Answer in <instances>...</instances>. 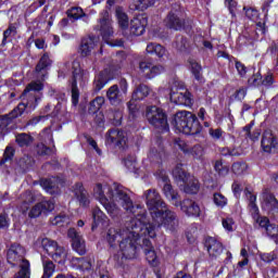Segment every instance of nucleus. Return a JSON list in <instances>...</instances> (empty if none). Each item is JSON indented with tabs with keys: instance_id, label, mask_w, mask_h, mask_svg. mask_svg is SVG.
<instances>
[{
	"instance_id": "obj_54",
	"label": "nucleus",
	"mask_w": 278,
	"mask_h": 278,
	"mask_svg": "<svg viewBox=\"0 0 278 278\" xmlns=\"http://www.w3.org/2000/svg\"><path fill=\"white\" fill-rule=\"evenodd\" d=\"M21 199L24 205H29V203H35L36 194L31 191H26L22 194Z\"/></svg>"
},
{
	"instance_id": "obj_7",
	"label": "nucleus",
	"mask_w": 278,
	"mask_h": 278,
	"mask_svg": "<svg viewBox=\"0 0 278 278\" xmlns=\"http://www.w3.org/2000/svg\"><path fill=\"white\" fill-rule=\"evenodd\" d=\"M104 192L105 191L103 190V185L101 184L96 185V187L93 188V194L96 199H98L101 205H103L108 214L111 215L112 218H115V216L121 214V211L118 210V206H116V204L110 202V200L105 198Z\"/></svg>"
},
{
	"instance_id": "obj_16",
	"label": "nucleus",
	"mask_w": 278,
	"mask_h": 278,
	"mask_svg": "<svg viewBox=\"0 0 278 278\" xmlns=\"http://www.w3.org/2000/svg\"><path fill=\"white\" fill-rule=\"evenodd\" d=\"M68 238L72 240V247L78 255H86V241L84 237L75 228H70L67 231Z\"/></svg>"
},
{
	"instance_id": "obj_1",
	"label": "nucleus",
	"mask_w": 278,
	"mask_h": 278,
	"mask_svg": "<svg viewBox=\"0 0 278 278\" xmlns=\"http://www.w3.org/2000/svg\"><path fill=\"white\" fill-rule=\"evenodd\" d=\"M140 220L138 216L126 223V228H114L111 227L106 232V240L110 247H114V242H119V251L125 257V260H136L140 251V245L138 240L140 236H144V230H142V224L138 226Z\"/></svg>"
},
{
	"instance_id": "obj_56",
	"label": "nucleus",
	"mask_w": 278,
	"mask_h": 278,
	"mask_svg": "<svg viewBox=\"0 0 278 278\" xmlns=\"http://www.w3.org/2000/svg\"><path fill=\"white\" fill-rule=\"evenodd\" d=\"M213 201L217 207H225L227 205V198L222 193H214Z\"/></svg>"
},
{
	"instance_id": "obj_47",
	"label": "nucleus",
	"mask_w": 278,
	"mask_h": 278,
	"mask_svg": "<svg viewBox=\"0 0 278 278\" xmlns=\"http://www.w3.org/2000/svg\"><path fill=\"white\" fill-rule=\"evenodd\" d=\"M68 18H73L74 21H78V18H83V16H86V13H84V9L79 7H74L66 12Z\"/></svg>"
},
{
	"instance_id": "obj_28",
	"label": "nucleus",
	"mask_w": 278,
	"mask_h": 278,
	"mask_svg": "<svg viewBox=\"0 0 278 278\" xmlns=\"http://www.w3.org/2000/svg\"><path fill=\"white\" fill-rule=\"evenodd\" d=\"M169 99L172 103H175L176 105H186L190 106L192 105V98H190V92L186 91L182 92H173L169 96Z\"/></svg>"
},
{
	"instance_id": "obj_29",
	"label": "nucleus",
	"mask_w": 278,
	"mask_h": 278,
	"mask_svg": "<svg viewBox=\"0 0 278 278\" xmlns=\"http://www.w3.org/2000/svg\"><path fill=\"white\" fill-rule=\"evenodd\" d=\"M188 64L195 81H198V84H205V78L203 77V67L201 64H199V62H197L194 59H189Z\"/></svg>"
},
{
	"instance_id": "obj_45",
	"label": "nucleus",
	"mask_w": 278,
	"mask_h": 278,
	"mask_svg": "<svg viewBox=\"0 0 278 278\" xmlns=\"http://www.w3.org/2000/svg\"><path fill=\"white\" fill-rule=\"evenodd\" d=\"M109 119L115 127H118L123 123V112L121 111H114V110H109L108 113Z\"/></svg>"
},
{
	"instance_id": "obj_51",
	"label": "nucleus",
	"mask_w": 278,
	"mask_h": 278,
	"mask_svg": "<svg viewBox=\"0 0 278 278\" xmlns=\"http://www.w3.org/2000/svg\"><path fill=\"white\" fill-rule=\"evenodd\" d=\"M214 168L220 177H227L229 175V166L223 165V161H216Z\"/></svg>"
},
{
	"instance_id": "obj_52",
	"label": "nucleus",
	"mask_w": 278,
	"mask_h": 278,
	"mask_svg": "<svg viewBox=\"0 0 278 278\" xmlns=\"http://www.w3.org/2000/svg\"><path fill=\"white\" fill-rule=\"evenodd\" d=\"M48 94L49 97H54L59 103H64L66 101V93L58 91L53 87L49 89Z\"/></svg>"
},
{
	"instance_id": "obj_36",
	"label": "nucleus",
	"mask_w": 278,
	"mask_h": 278,
	"mask_svg": "<svg viewBox=\"0 0 278 278\" xmlns=\"http://www.w3.org/2000/svg\"><path fill=\"white\" fill-rule=\"evenodd\" d=\"M15 142L16 144H18L20 147H31V144L34 143V137H31V135L29 134H17L15 136Z\"/></svg>"
},
{
	"instance_id": "obj_41",
	"label": "nucleus",
	"mask_w": 278,
	"mask_h": 278,
	"mask_svg": "<svg viewBox=\"0 0 278 278\" xmlns=\"http://www.w3.org/2000/svg\"><path fill=\"white\" fill-rule=\"evenodd\" d=\"M53 261L58 264L66 262V250L63 247L58 245L52 254H50Z\"/></svg>"
},
{
	"instance_id": "obj_6",
	"label": "nucleus",
	"mask_w": 278,
	"mask_h": 278,
	"mask_svg": "<svg viewBox=\"0 0 278 278\" xmlns=\"http://www.w3.org/2000/svg\"><path fill=\"white\" fill-rule=\"evenodd\" d=\"M127 80L121 79L119 87L118 85H113L108 89L106 99L111 105H121V102L125 99V94H127Z\"/></svg>"
},
{
	"instance_id": "obj_48",
	"label": "nucleus",
	"mask_w": 278,
	"mask_h": 278,
	"mask_svg": "<svg viewBox=\"0 0 278 278\" xmlns=\"http://www.w3.org/2000/svg\"><path fill=\"white\" fill-rule=\"evenodd\" d=\"M189 153L195 160H201V157H203V155H205V150L203 149V146L195 144L193 147H190Z\"/></svg>"
},
{
	"instance_id": "obj_44",
	"label": "nucleus",
	"mask_w": 278,
	"mask_h": 278,
	"mask_svg": "<svg viewBox=\"0 0 278 278\" xmlns=\"http://www.w3.org/2000/svg\"><path fill=\"white\" fill-rule=\"evenodd\" d=\"M247 197L249 198V207H250V212L252 214V216L254 218H257V216H260V208L257 207V204H255V201H257V198L252 194L250 191H247Z\"/></svg>"
},
{
	"instance_id": "obj_34",
	"label": "nucleus",
	"mask_w": 278,
	"mask_h": 278,
	"mask_svg": "<svg viewBox=\"0 0 278 278\" xmlns=\"http://www.w3.org/2000/svg\"><path fill=\"white\" fill-rule=\"evenodd\" d=\"M146 51L147 53H150L151 55H156L157 58H164V55H166V48H164L160 43H149Z\"/></svg>"
},
{
	"instance_id": "obj_35",
	"label": "nucleus",
	"mask_w": 278,
	"mask_h": 278,
	"mask_svg": "<svg viewBox=\"0 0 278 278\" xmlns=\"http://www.w3.org/2000/svg\"><path fill=\"white\" fill-rule=\"evenodd\" d=\"M115 15H116L119 27L122 29H127V27H129V17L127 16V13H125L123 8L117 7L115 10Z\"/></svg>"
},
{
	"instance_id": "obj_9",
	"label": "nucleus",
	"mask_w": 278,
	"mask_h": 278,
	"mask_svg": "<svg viewBox=\"0 0 278 278\" xmlns=\"http://www.w3.org/2000/svg\"><path fill=\"white\" fill-rule=\"evenodd\" d=\"M45 85L40 81H31L29 83L26 88L24 89L21 98L23 99V101H25L26 99V108L29 106L31 108V105H34V103H38V97H36L35 92H40L41 90H43Z\"/></svg>"
},
{
	"instance_id": "obj_64",
	"label": "nucleus",
	"mask_w": 278,
	"mask_h": 278,
	"mask_svg": "<svg viewBox=\"0 0 278 278\" xmlns=\"http://www.w3.org/2000/svg\"><path fill=\"white\" fill-rule=\"evenodd\" d=\"M144 253L148 262H155L157 256L155 255V251L153 249H144Z\"/></svg>"
},
{
	"instance_id": "obj_5",
	"label": "nucleus",
	"mask_w": 278,
	"mask_h": 278,
	"mask_svg": "<svg viewBox=\"0 0 278 278\" xmlns=\"http://www.w3.org/2000/svg\"><path fill=\"white\" fill-rule=\"evenodd\" d=\"M143 197L146 199V205L150 212V216L152 218L153 214H157V212H162V210L166 208V202L162 200V195L155 189H149L144 191Z\"/></svg>"
},
{
	"instance_id": "obj_8",
	"label": "nucleus",
	"mask_w": 278,
	"mask_h": 278,
	"mask_svg": "<svg viewBox=\"0 0 278 278\" xmlns=\"http://www.w3.org/2000/svg\"><path fill=\"white\" fill-rule=\"evenodd\" d=\"M112 199L115 203H118V205H122L126 212H130V214H136V210H138V206H134V202L131 201V198H129V194H127V191L123 189L122 187H117L115 191L112 194Z\"/></svg>"
},
{
	"instance_id": "obj_2",
	"label": "nucleus",
	"mask_w": 278,
	"mask_h": 278,
	"mask_svg": "<svg viewBox=\"0 0 278 278\" xmlns=\"http://www.w3.org/2000/svg\"><path fill=\"white\" fill-rule=\"evenodd\" d=\"M135 216H137L139 225H142L141 231H144V236H149V238H155V231L162 229V227L170 233H176L179 229V216L166 206L157 213H153L151 224H147V213L144 211L135 214Z\"/></svg>"
},
{
	"instance_id": "obj_63",
	"label": "nucleus",
	"mask_w": 278,
	"mask_h": 278,
	"mask_svg": "<svg viewBox=\"0 0 278 278\" xmlns=\"http://www.w3.org/2000/svg\"><path fill=\"white\" fill-rule=\"evenodd\" d=\"M72 90V103L73 105H77L79 103V88L71 87Z\"/></svg>"
},
{
	"instance_id": "obj_37",
	"label": "nucleus",
	"mask_w": 278,
	"mask_h": 278,
	"mask_svg": "<svg viewBox=\"0 0 278 278\" xmlns=\"http://www.w3.org/2000/svg\"><path fill=\"white\" fill-rule=\"evenodd\" d=\"M182 166V164L176 165L173 170V176L178 179V181H182V184H186L190 179V174L184 170Z\"/></svg>"
},
{
	"instance_id": "obj_12",
	"label": "nucleus",
	"mask_w": 278,
	"mask_h": 278,
	"mask_svg": "<svg viewBox=\"0 0 278 278\" xmlns=\"http://www.w3.org/2000/svg\"><path fill=\"white\" fill-rule=\"evenodd\" d=\"M106 142L108 144H114V147H118V149H125L127 146V134L116 128L110 129L106 132Z\"/></svg>"
},
{
	"instance_id": "obj_46",
	"label": "nucleus",
	"mask_w": 278,
	"mask_h": 278,
	"mask_svg": "<svg viewBox=\"0 0 278 278\" xmlns=\"http://www.w3.org/2000/svg\"><path fill=\"white\" fill-rule=\"evenodd\" d=\"M70 223L71 217L65 213H61L52 219V225H56L58 227H64V225H70Z\"/></svg>"
},
{
	"instance_id": "obj_60",
	"label": "nucleus",
	"mask_w": 278,
	"mask_h": 278,
	"mask_svg": "<svg viewBox=\"0 0 278 278\" xmlns=\"http://www.w3.org/2000/svg\"><path fill=\"white\" fill-rule=\"evenodd\" d=\"M12 157H14V148L12 146H9L4 150L2 162H10Z\"/></svg>"
},
{
	"instance_id": "obj_31",
	"label": "nucleus",
	"mask_w": 278,
	"mask_h": 278,
	"mask_svg": "<svg viewBox=\"0 0 278 278\" xmlns=\"http://www.w3.org/2000/svg\"><path fill=\"white\" fill-rule=\"evenodd\" d=\"M92 217L94 223L92 229L99 227V225H102V227H108L110 225V219L108 218V215L99 207L93 208Z\"/></svg>"
},
{
	"instance_id": "obj_22",
	"label": "nucleus",
	"mask_w": 278,
	"mask_h": 278,
	"mask_svg": "<svg viewBox=\"0 0 278 278\" xmlns=\"http://www.w3.org/2000/svg\"><path fill=\"white\" fill-rule=\"evenodd\" d=\"M205 247L211 260H216V257H219L220 253H223V243H220L216 238H206Z\"/></svg>"
},
{
	"instance_id": "obj_39",
	"label": "nucleus",
	"mask_w": 278,
	"mask_h": 278,
	"mask_svg": "<svg viewBox=\"0 0 278 278\" xmlns=\"http://www.w3.org/2000/svg\"><path fill=\"white\" fill-rule=\"evenodd\" d=\"M155 3V0H137L130 4V10H138L144 12L148 8H151Z\"/></svg>"
},
{
	"instance_id": "obj_30",
	"label": "nucleus",
	"mask_w": 278,
	"mask_h": 278,
	"mask_svg": "<svg viewBox=\"0 0 278 278\" xmlns=\"http://www.w3.org/2000/svg\"><path fill=\"white\" fill-rule=\"evenodd\" d=\"M41 186L49 194L60 193V179L56 177L41 180Z\"/></svg>"
},
{
	"instance_id": "obj_10",
	"label": "nucleus",
	"mask_w": 278,
	"mask_h": 278,
	"mask_svg": "<svg viewBox=\"0 0 278 278\" xmlns=\"http://www.w3.org/2000/svg\"><path fill=\"white\" fill-rule=\"evenodd\" d=\"M72 77L70 79L71 88H77V84L79 86H84V84H86V79H88V71L81 68L77 61L72 63Z\"/></svg>"
},
{
	"instance_id": "obj_33",
	"label": "nucleus",
	"mask_w": 278,
	"mask_h": 278,
	"mask_svg": "<svg viewBox=\"0 0 278 278\" xmlns=\"http://www.w3.org/2000/svg\"><path fill=\"white\" fill-rule=\"evenodd\" d=\"M184 184V190L186 194H197L201 188V186L199 185V180L194 177H189L188 181Z\"/></svg>"
},
{
	"instance_id": "obj_24",
	"label": "nucleus",
	"mask_w": 278,
	"mask_h": 278,
	"mask_svg": "<svg viewBox=\"0 0 278 278\" xmlns=\"http://www.w3.org/2000/svg\"><path fill=\"white\" fill-rule=\"evenodd\" d=\"M73 192L83 207H88V205H90V193L84 188V184L76 182L73 187Z\"/></svg>"
},
{
	"instance_id": "obj_43",
	"label": "nucleus",
	"mask_w": 278,
	"mask_h": 278,
	"mask_svg": "<svg viewBox=\"0 0 278 278\" xmlns=\"http://www.w3.org/2000/svg\"><path fill=\"white\" fill-rule=\"evenodd\" d=\"M43 266V275L41 278H51L53 277V273H55V264H53L50 260L42 261Z\"/></svg>"
},
{
	"instance_id": "obj_59",
	"label": "nucleus",
	"mask_w": 278,
	"mask_h": 278,
	"mask_svg": "<svg viewBox=\"0 0 278 278\" xmlns=\"http://www.w3.org/2000/svg\"><path fill=\"white\" fill-rule=\"evenodd\" d=\"M175 144L178 147V149H180V151L190 153V144H188L185 140L176 139Z\"/></svg>"
},
{
	"instance_id": "obj_38",
	"label": "nucleus",
	"mask_w": 278,
	"mask_h": 278,
	"mask_svg": "<svg viewBox=\"0 0 278 278\" xmlns=\"http://www.w3.org/2000/svg\"><path fill=\"white\" fill-rule=\"evenodd\" d=\"M103 103H105V98L97 97L90 102L88 113L92 115L99 114V110L103 108Z\"/></svg>"
},
{
	"instance_id": "obj_17",
	"label": "nucleus",
	"mask_w": 278,
	"mask_h": 278,
	"mask_svg": "<svg viewBox=\"0 0 278 278\" xmlns=\"http://www.w3.org/2000/svg\"><path fill=\"white\" fill-rule=\"evenodd\" d=\"M261 147L265 153H276L278 149V139L273 131L265 130L261 141Z\"/></svg>"
},
{
	"instance_id": "obj_21",
	"label": "nucleus",
	"mask_w": 278,
	"mask_h": 278,
	"mask_svg": "<svg viewBox=\"0 0 278 278\" xmlns=\"http://www.w3.org/2000/svg\"><path fill=\"white\" fill-rule=\"evenodd\" d=\"M51 64H52V61L49 58V54L45 53L40 58L39 62L37 63V65L35 67V75H36V77H38L39 79L45 81V77H47V75H48L47 72L49 71V67L51 66Z\"/></svg>"
},
{
	"instance_id": "obj_19",
	"label": "nucleus",
	"mask_w": 278,
	"mask_h": 278,
	"mask_svg": "<svg viewBox=\"0 0 278 278\" xmlns=\"http://www.w3.org/2000/svg\"><path fill=\"white\" fill-rule=\"evenodd\" d=\"M99 45V37L89 35L87 37H84L80 42L79 47V53L83 58H88L92 53V50H94V47Z\"/></svg>"
},
{
	"instance_id": "obj_23",
	"label": "nucleus",
	"mask_w": 278,
	"mask_h": 278,
	"mask_svg": "<svg viewBox=\"0 0 278 278\" xmlns=\"http://www.w3.org/2000/svg\"><path fill=\"white\" fill-rule=\"evenodd\" d=\"M111 79H112V71L108 68L100 72L98 75H96L93 80L94 92H100V90H103V88H105V85L109 84Z\"/></svg>"
},
{
	"instance_id": "obj_4",
	"label": "nucleus",
	"mask_w": 278,
	"mask_h": 278,
	"mask_svg": "<svg viewBox=\"0 0 278 278\" xmlns=\"http://www.w3.org/2000/svg\"><path fill=\"white\" fill-rule=\"evenodd\" d=\"M146 118L155 129H160V131H168V119L166 113H164L162 109L157 106H148L146 110Z\"/></svg>"
},
{
	"instance_id": "obj_27",
	"label": "nucleus",
	"mask_w": 278,
	"mask_h": 278,
	"mask_svg": "<svg viewBox=\"0 0 278 278\" xmlns=\"http://www.w3.org/2000/svg\"><path fill=\"white\" fill-rule=\"evenodd\" d=\"M144 27H147L146 17H136L130 21V36H142L144 34Z\"/></svg>"
},
{
	"instance_id": "obj_61",
	"label": "nucleus",
	"mask_w": 278,
	"mask_h": 278,
	"mask_svg": "<svg viewBox=\"0 0 278 278\" xmlns=\"http://www.w3.org/2000/svg\"><path fill=\"white\" fill-rule=\"evenodd\" d=\"M208 134L213 140H220V138H223V129L220 128H210Z\"/></svg>"
},
{
	"instance_id": "obj_20",
	"label": "nucleus",
	"mask_w": 278,
	"mask_h": 278,
	"mask_svg": "<svg viewBox=\"0 0 278 278\" xmlns=\"http://www.w3.org/2000/svg\"><path fill=\"white\" fill-rule=\"evenodd\" d=\"M178 207H180L181 212H184L186 216H194L195 218L201 216V207L193 200L185 199L179 202Z\"/></svg>"
},
{
	"instance_id": "obj_3",
	"label": "nucleus",
	"mask_w": 278,
	"mask_h": 278,
	"mask_svg": "<svg viewBox=\"0 0 278 278\" xmlns=\"http://www.w3.org/2000/svg\"><path fill=\"white\" fill-rule=\"evenodd\" d=\"M172 125L177 131L186 134L187 136H197V134H201V129H203L197 115L188 111L177 112L172 121Z\"/></svg>"
},
{
	"instance_id": "obj_50",
	"label": "nucleus",
	"mask_w": 278,
	"mask_h": 278,
	"mask_svg": "<svg viewBox=\"0 0 278 278\" xmlns=\"http://www.w3.org/2000/svg\"><path fill=\"white\" fill-rule=\"evenodd\" d=\"M265 231L267 236H269V238H273L276 244H278V226L275 224H269L268 226H266Z\"/></svg>"
},
{
	"instance_id": "obj_11",
	"label": "nucleus",
	"mask_w": 278,
	"mask_h": 278,
	"mask_svg": "<svg viewBox=\"0 0 278 278\" xmlns=\"http://www.w3.org/2000/svg\"><path fill=\"white\" fill-rule=\"evenodd\" d=\"M27 110V105L25 102L20 103L10 114L0 115V129L1 131H5L8 126L12 125L14 118H18V116H23V113Z\"/></svg>"
},
{
	"instance_id": "obj_53",
	"label": "nucleus",
	"mask_w": 278,
	"mask_h": 278,
	"mask_svg": "<svg viewBox=\"0 0 278 278\" xmlns=\"http://www.w3.org/2000/svg\"><path fill=\"white\" fill-rule=\"evenodd\" d=\"M39 138H40V140H42V142H46V144L53 142V132L51 131V128H45L39 134Z\"/></svg>"
},
{
	"instance_id": "obj_58",
	"label": "nucleus",
	"mask_w": 278,
	"mask_h": 278,
	"mask_svg": "<svg viewBox=\"0 0 278 278\" xmlns=\"http://www.w3.org/2000/svg\"><path fill=\"white\" fill-rule=\"evenodd\" d=\"M37 153L38 155H51V153H53V150L45 146L43 143H39L37 146Z\"/></svg>"
},
{
	"instance_id": "obj_32",
	"label": "nucleus",
	"mask_w": 278,
	"mask_h": 278,
	"mask_svg": "<svg viewBox=\"0 0 278 278\" xmlns=\"http://www.w3.org/2000/svg\"><path fill=\"white\" fill-rule=\"evenodd\" d=\"M151 92V89L147 85H139L132 92L134 101H142V99H147Z\"/></svg>"
},
{
	"instance_id": "obj_42",
	"label": "nucleus",
	"mask_w": 278,
	"mask_h": 278,
	"mask_svg": "<svg viewBox=\"0 0 278 278\" xmlns=\"http://www.w3.org/2000/svg\"><path fill=\"white\" fill-rule=\"evenodd\" d=\"M41 247H42L43 251H46V253H48V255H51V254L55 253V248L58 247V242L53 241L49 238H43V239H41Z\"/></svg>"
},
{
	"instance_id": "obj_49",
	"label": "nucleus",
	"mask_w": 278,
	"mask_h": 278,
	"mask_svg": "<svg viewBox=\"0 0 278 278\" xmlns=\"http://www.w3.org/2000/svg\"><path fill=\"white\" fill-rule=\"evenodd\" d=\"M11 36H16V26L14 24H10L8 29L3 31L2 47L8 45V38H11Z\"/></svg>"
},
{
	"instance_id": "obj_13",
	"label": "nucleus",
	"mask_w": 278,
	"mask_h": 278,
	"mask_svg": "<svg viewBox=\"0 0 278 278\" xmlns=\"http://www.w3.org/2000/svg\"><path fill=\"white\" fill-rule=\"evenodd\" d=\"M139 73H141L142 77L146 79H153L154 77H157V75L164 73V66L153 65L148 61H141L139 63Z\"/></svg>"
},
{
	"instance_id": "obj_26",
	"label": "nucleus",
	"mask_w": 278,
	"mask_h": 278,
	"mask_svg": "<svg viewBox=\"0 0 278 278\" xmlns=\"http://www.w3.org/2000/svg\"><path fill=\"white\" fill-rule=\"evenodd\" d=\"M263 210L270 212L271 214L278 213V201L273 193H269L268 190L263 192Z\"/></svg>"
},
{
	"instance_id": "obj_57",
	"label": "nucleus",
	"mask_w": 278,
	"mask_h": 278,
	"mask_svg": "<svg viewBox=\"0 0 278 278\" xmlns=\"http://www.w3.org/2000/svg\"><path fill=\"white\" fill-rule=\"evenodd\" d=\"M249 86H253L254 88H257V86H262V74L256 73L252 77L248 79Z\"/></svg>"
},
{
	"instance_id": "obj_40",
	"label": "nucleus",
	"mask_w": 278,
	"mask_h": 278,
	"mask_svg": "<svg viewBox=\"0 0 278 278\" xmlns=\"http://www.w3.org/2000/svg\"><path fill=\"white\" fill-rule=\"evenodd\" d=\"M173 47L180 51V53H185L190 48V43H188V39L184 36H177L176 41L173 43Z\"/></svg>"
},
{
	"instance_id": "obj_62",
	"label": "nucleus",
	"mask_w": 278,
	"mask_h": 278,
	"mask_svg": "<svg viewBox=\"0 0 278 278\" xmlns=\"http://www.w3.org/2000/svg\"><path fill=\"white\" fill-rule=\"evenodd\" d=\"M261 260L267 263L275 262V260H277V254L275 252L263 253L261 254Z\"/></svg>"
},
{
	"instance_id": "obj_14",
	"label": "nucleus",
	"mask_w": 278,
	"mask_h": 278,
	"mask_svg": "<svg viewBox=\"0 0 278 278\" xmlns=\"http://www.w3.org/2000/svg\"><path fill=\"white\" fill-rule=\"evenodd\" d=\"M167 29H174V31H181L186 27V20L179 16L177 11H170L164 20Z\"/></svg>"
},
{
	"instance_id": "obj_55",
	"label": "nucleus",
	"mask_w": 278,
	"mask_h": 278,
	"mask_svg": "<svg viewBox=\"0 0 278 278\" xmlns=\"http://www.w3.org/2000/svg\"><path fill=\"white\" fill-rule=\"evenodd\" d=\"M247 168L248 166L244 162H237L232 164V173L235 175H242Z\"/></svg>"
},
{
	"instance_id": "obj_25",
	"label": "nucleus",
	"mask_w": 278,
	"mask_h": 278,
	"mask_svg": "<svg viewBox=\"0 0 278 278\" xmlns=\"http://www.w3.org/2000/svg\"><path fill=\"white\" fill-rule=\"evenodd\" d=\"M162 180L164 181L163 192L166 199H169L172 201V204L175 205V207H179V193L177 191L173 190V186L168 184V176L164 175L162 177Z\"/></svg>"
},
{
	"instance_id": "obj_15",
	"label": "nucleus",
	"mask_w": 278,
	"mask_h": 278,
	"mask_svg": "<svg viewBox=\"0 0 278 278\" xmlns=\"http://www.w3.org/2000/svg\"><path fill=\"white\" fill-rule=\"evenodd\" d=\"M53 210H55V203L52 200L41 201L31 207L28 216L29 218H38V216L49 214V212H53Z\"/></svg>"
},
{
	"instance_id": "obj_18",
	"label": "nucleus",
	"mask_w": 278,
	"mask_h": 278,
	"mask_svg": "<svg viewBox=\"0 0 278 278\" xmlns=\"http://www.w3.org/2000/svg\"><path fill=\"white\" fill-rule=\"evenodd\" d=\"M100 31L103 40H108L114 36V27H112V18L110 12L103 11L100 17Z\"/></svg>"
}]
</instances>
